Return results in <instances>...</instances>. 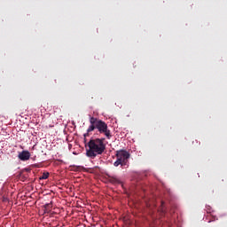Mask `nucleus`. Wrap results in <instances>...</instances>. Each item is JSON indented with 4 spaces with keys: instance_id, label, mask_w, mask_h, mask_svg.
Here are the masks:
<instances>
[{
    "instance_id": "obj_3",
    "label": "nucleus",
    "mask_w": 227,
    "mask_h": 227,
    "mask_svg": "<svg viewBox=\"0 0 227 227\" xmlns=\"http://www.w3.org/2000/svg\"><path fill=\"white\" fill-rule=\"evenodd\" d=\"M117 160L114 161V166L118 168V166H121V168H125V166H129V159H130V153L125 150L116 151L115 154Z\"/></svg>"
},
{
    "instance_id": "obj_7",
    "label": "nucleus",
    "mask_w": 227,
    "mask_h": 227,
    "mask_svg": "<svg viewBox=\"0 0 227 227\" xmlns=\"http://www.w3.org/2000/svg\"><path fill=\"white\" fill-rule=\"evenodd\" d=\"M160 210V212H164V202H161V208Z\"/></svg>"
},
{
    "instance_id": "obj_9",
    "label": "nucleus",
    "mask_w": 227,
    "mask_h": 227,
    "mask_svg": "<svg viewBox=\"0 0 227 227\" xmlns=\"http://www.w3.org/2000/svg\"><path fill=\"white\" fill-rule=\"evenodd\" d=\"M208 223H212V220H209Z\"/></svg>"
},
{
    "instance_id": "obj_4",
    "label": "nucleus",
    "mask_w": 227,
    "mask_h": 227,
    "mask_svg": "<svg viewBox=\"0 0 227 227\" xmlns=\"http://www.w3.org/2000/svg\"><path fill=\"white\" fill-rule=\"evenodd\" d=\"M18 159L23 161L29 160V159H31V153H29V151H22L19 153Z\"/></svg>"
},
{
    "instance_id": "obj_6",
    "label": "nucleus",
    "mask_w": 227,
    "mask_h": 227,
    "mask_svg": "<svg viewBox=\"0 0 227 227\" xmlns=\"http://www.w3.org/2000/svg\"><path fill=\"white\" fill-rule=\"evenodd\" d=\"M47 178H49V172H43L40 180H47Z\"/></svg>"
},
{
    "instance_id": "obj_8",
    "label": "nucleus",
    "mask_w": 227,
    "mask_h": 227,
    "mask_svg": "<svg viewBox=\"0 0 227 227\" xmlns=\"http://www.w3.org/2000/svg\"><path fill=\"white\" fill-rule=\"evenodd\" d=\"M51 207V204H45V208H49Z\"/></svg>"
},
{
    "instance_id": "obj_1",
    "label": "nucleus",
    "mask_w": 227,
    "mask_h": 227,
    "mask_svg": "<svg viewBox=\"0 0 227 227\" xmlns=\"http://www.w3.org/2000/svg\"><path fill=\"white\" fill-rule=\"evenodd\" d=\"M90 125L87 129V132L83 135L84 143H86V137H90V132H93L95 129H97L99 134H104L106 139H111V137H113V134H111V129H109V127L107 126V123H106V121L100 119H97L95 117H90Z\"/></svg>"
},
{
    "instance_id": "obj_5",
    "label": "nucleus",
    "mask_w": 227,
    "mask_h": 227,
    "mask_svg": "<svg viewBox=\"0 0 227 227\" xmlns=\"http://www.w3.org/2000/svg\"><path fill=\"white\" fill-rule=\"evenodd\" d=\"M110 182H111L112 184H121V181H120V180L118 179V177H115V176H112V177L110 178Z\"/></svg>"
},
{
    "instance_id": "obj_2",
    "label": "nucleus",
    "mask_w": 227,
    "mask_h": 227,
    "mask_svg": "<svg viewBox=\"0 0 227 227\" xmlns=\"http://www.w3.org/2000/svg\"><path fill=\"white\" fill-rule=\"evenodd\" d=\"M106 138H91L88 142L89 149H87L86 155L90 159H95L97 155H102L106 152Z\"/></svg>"
}]
</instances>
